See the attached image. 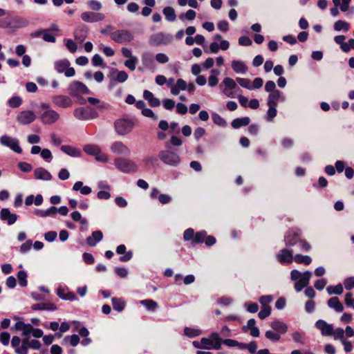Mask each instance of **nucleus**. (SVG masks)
I'll list each match as a JSON object with an SVG mask.
<instances>
[{"label":"nucleus","instance_id":"obj_1","mask_svg":"<svg viewBox=\"0 0 354 354\" xmlns=\"http://www.w3.org/2000/svg\"><path fill=\"white\" fill-rule=\"evenodd\" d=\"M311 277L312 272L310 271L301 272L297 270H292L290 272V279L295 281L294 285L295 291L299 292L306 287L309 284Z\"/></svg>","mask_w":354,"mask_h":354},{"label":"nucleus","instance_id":"obj_2","mask_svg":"<svg viewBox=\"0 0 354 354\" xmlns=\"http://www.w3.org/2000/svg\"><path fill=\"white\" fill-rule=\"evenodd\" d=\"M203 349L219 350L222 346V339L218 333L214 332L209 335V337H202L201 339Z\"/></svg>","mask_w":354,"mask_h":354},{"label":"nucleus","instance_id":"obj_3","mask_svg":"<svg viewBox=\"0 0 354 354\" xmlns=\"http://www.w3.org/2000/svg\"><path fill=\"white\" fill-rule=\"evenodd\" d=\"M135 123L132 120L121 118L114 122L116 133L120 136L129 134L133 129Z\"/></svg>","mask_w":354,"mask_h":354},{"label":"nucleus","instance_id":"obj_4","mask_svg":"<svg viewBox=\"0 0 354 354\" xmlns=\"http://www.w3.org/2000/svg\"><path fill=\"white\" fill-rule=\"evenodd\" d=\"M114 165L120 171L125 174L134 173L138 170V165L129 159L115 158Z\"/></svg>","mask_w":354,"mask_h":354},{"label":"nucleus","instance_id":"obj_5","mask_svg":"<svg viewBox=\"0 0 354 354\" xmlns=\"http://www.w3.org/2000/svg\"><path fill=\"white\" fill-rule=\"evenodd\" d=\"M173 41V36L171 34L158 32L150 36L149 42L151 46H159L167 45Z\"/></svg>","mask_w":354,"mask_h":354},{"label":"nucleus","instance_id":"obj_6","mask_svg":"<svg viewBox=\"0 0 354 354\" xmlns=\"http://www.w3.org/2000/svg\"><path fill=\"white\" fill-rule=\"evenodd\" d=\"M71 63L67 59H59L55 62L54 68L59 73H64L67 77H73L75 74L74 68L70 67Z\"/></svg>","mask_w":354,"mask_h":354},{"label":"nucleus","instance_id":"obj_7","mask_svg":"<svg viewBox=\"0 0 354 354\" xmlns=\"http://www.w3.org/2000/svg\"><path fill=\"white\" fill-rule=\"evenodd\" d=\"M0 144L2 146L10 148L12 151L17 153H21L22 149L19 145V142L17 138H12L8 135H3L0 137Z\"/></svg>","mask_w":354,"mask_h":354},{"label":"nucleus","instance_id":"obj_8","mask_svg":"<svg viewBox=\"0 0 354 354\" xmlns=\"http://www.w3.org/2000/svg\"><path fill=\"white\" fill-rule=\"evenodd\" d=\"M275 259L281 264H290L294 260L293 251L288 247L283 248L277 252Z\"/></svg>","mask_w":354,"mask_h":354},{"label":"nucleus","instance_id":"obj_9","mask_svg":"<svg viewBox=\"0 0 354 354\" xmlns=\"http://www.w3.org/2000/svg\"><path fill=\"white\" fill-rule=\"evenodd\" d=\"M158 156L163 162L171 166H176L180 162V158L177 153L171 151H161Z\"/></svg>","mask_w":354,"mask_h":354},{"label":"nucleus","instance_id":"obj_10","mask_svg":"<svg viewBox=\"0 0 354 354\" xmlns=\"http://www.w3.org/2000/svg\"><path fill=\"white\" fill-rule=\"evenodd\" d=\"M74 116L80 120H88L97 117V113L92 109L80 107L74 110Z\"/></svg>","mask_w":354,"mask_h":354},{"label":"nucleus","instance_id":"obj_11","mask_svg":"<svg viewBox=\"0 0 354 354\" xmlns=\"http://www.w3.org/2000/svg\"><path fill=\"white\" fill-rule=\"evenodd\" d=\"M111 39L116 43L122 44L130 42L133 39V35L128 30H120L111 33Z\"/></svg>","mask_w":354,"mask_h":354},{"label":"nucleus","instance_id":"obj_12","mask_svg":"<svg viewBox=\"0 0 354 354\" xmlns=\"http://www.w3.org/2000/svg\"><path fill=\"white\" fill-rule=\"evenodd\" d=\"M236 82V81L229 77H226L223 80L220 87L222 88V86H224L222 92L225 95L228 97H234V94L232 91L237 87Z\"/></svg>","mask_w":354,"mask_h":354},{"label":"nucleus","instance_id":"obj_13","mask_svg":"<svg viewBox=\"0 0 354 354\" xmlns=\"http://www.w3.org/2000/svg\"><path fill=\"white\" fill-rule=\"evenodd\" d=\"M36 119L35 113L29 110L19 112L16 117V120L21 124L27 125L33 122Z\"/></svg>","mask_w":354,"mask_h":354},{"label":"nucleus","instance_id":"obj_14","mask_svg":"<svg viewBox=\"0 0 354 354\" xmlns=\"http://www.w3.org/2000/svg\"><path fill=\"white\" fill-rule=\"evenodd\" d=\"M68 91L73 95L88 94L89 93L88 87L84 84L79 81H73L71 82L68 86Z\"/></svg>","mask_w":354,"mask_h":354},{"label":"nucleus","instance_id":"obj_15","mask_svg":"<svg viewBox=\"0 0 354 354\" xmlns=\"http://www.w3.org/2000/svg\"><path fill=\"white\" fill-rule=\"evenodd\" d=\"M110 150L118 156H129L131 154L129 148L121 141L113 142L111 145Z\"/></svg>","mask_w":354,"mask_h":354},{"label":"nucleus","instance_id":"obj_16","mask_svg":"<svg viewBox=\"0 0 354 354\" xmlns=\"http://www.w3.org/2000/svg\"><path fill=\"white\" fill-rule=\"evenodd\" d=\"M41 120L45 124H52L59 119V115L53 109H48L41 115Z\"/></svg>","mask_w":354,"mask_h":354},{"label":"nucleus","instance_id":"obj_17","mask_svg":"<svg viewBox=\"0 0 354 354\" xmlns=\"http://www.w3.org/2000/svg\"><path fill=\"white\" fill-rule=\"evenodd\" d=\"M81 18L84 22L95 23L103 21L105 18V16L103 13L101 12L87 11L82 13Z\"/></svg>","mask_w":354,"mask_h":354},{"label":"nucleus","instance_id":"obj_18","mask_svg":"<svg viewBox=\"0 0 354 354\" xmlns=\"http://www.w3.org/2000/svg\"><path fill=\"white\" fill-rule=\"evenodd\" d=\"M300 241L299 234L293 230L288 231L284 236V242L287 247H292Z\"/></svg>","mask_w":354,"mask_h":354},{"label":"nucleus","instance_id":"obj_19","mask_svg":"<svg viewBox=\"0 0 354 354\" xmlns=\"http://www.w3.org/2000/svg\"><path fill=\"white\" fill-rule=\"evenodd\" d=\"M52 101L56 106L62 108H68L73 104L72 100L69 97L63 95L53 96Z\"/></svg>","mask_w":354,"mask_h":354},{"label":"nucleus","instance_id":"obj_20","mask_svg":"<svg viewBox=\"0 0 354 354\" xmlns=\"http://www.w3.org/2000/svg\"><path fill=\"white\" fill-rule=\"evenodd\" d=\"M315 326L321 331L322 335L324 336H330L333 334V326L328 324L324 320L319 319L317 321Z\"/></svg>","mask_w":354,"mask_h":354},{"label":"nucleus","instance_id":"obj_21","mask_svg":"<svg viewBox=\"0 0 354 354\" xmlns=\"http://www.w3.org/2000/svg\"><path fill=\"white\" fill-rule=\"evenodd\" d=\"M286 100L282 92L279 90L274 91L269 93L267 100V105L277 106L279 101L284 102Z\"/></svg>","mask_w":354,"mask_h":354},{"label":"nucleus","instance_id":"obj_22","mask_svg":"<svg viewBox=\"0 0 354 354\" xmlns=\"http://www.w3.org/2000/svg\"><path fill=\"white\" fill-rule=\"evenodd\" d=\"M32 326L30 324H26L24 322H17L14 326V329L16 330L21 331V336L24 337H30L32 330Z\"/></svg>","mask_w":354,"mask_h":354},{"label":"nucleus","instance_id":"obj_23","mask_svg":"<svg viewBox=\"0 0 354 354\" xmlns=\"http://www.w3.org/2000/svg\"><path fill=\"white\" fill-rule=\"evenodd\" d=\"M34 176L37 180L48 181L53 178L50 173L43 167H38L34 170Z\"/></svg>","mask_w":354,"mask_h":354},{"label":"nucleus","instance_id":"obj_24","mask_svg":"<svg viewBox=\"0 0 354 354\" xmlns=\"http://www.w3.org/2000/svg\"><path fill=\"white\" fill-rule=\"evenodd\" d=\"M0 218L3 221H6L8 225H12L16 222L17 216L12 214L8 209L3 208L0 212Z\"/></svg>","mask_w":354,"mask_h":354},{"label":"nucleus","instance_id":"obj_25","mask_svg":"<svg viewBox=\"0 0 354 354\" xmlns=\"http://www.w3.org/2000/svg\"><path fill=\"white\" fill-rule=\"evenodd\" d=\"M232 68L236 73L241 75H244L248 71V66L243 62L240 60H232Z\"/></svg>","mask_w":354,"mask_h":354},{"label":"nucleus","instance_id":"obj_26","mask_svg":"<svg viewBox=\"0 0 354 354\" xmlns=\"http://www.w3.org/2000/svg\"><path fill=\"white\" fill-rule=\"evenodd\" d=\"M61 150L73 158H80L82 156V152L80 149L71 145H62Z\"/></svg>","mask_w":354,"mask_h":354},{"label":"nucleus","instance_id":"obj_27","mask_svg":"<svg viewBox=\"0 0 354 354\" xmlns=\"http://www.w3.org/2000/svg\"><path fill=\"white\" fill-rule=\"evenodd\" d=\"M103 238V234L100 230L94 231L91 236L87 237L86 241L90 246H95Z\"/></svg>","mask_w":354,"mask_h":354},{"label":"nucleus","instance_id":"obj_28","mask_svg":"<svg viewBox=\"0 0 354 354\" xmlns=\"http://www.w3.org/2000/svg\"><path fill=\"white\" fill-rule=\"evenodd\" d=\"M327 304L330 308L335 310L336 312H342L344 309L343 304L337 297L329 299Z\"/></svg>","mask_w":354,"mask_h":354},{"label":"nucleus","instance_id":"obj_29","mask_svg":"<svg viewBox=\"0 0 354 354\" xmlns=\"http://www.w3.org/2000/svg\"><path fill=\"white\" fill-rule=\"evenodd\" d=\"M270 326L274 331L277 332L279 334H284L288 330L287 324L279 320L272 322L270 324Z\"/></svg>","mask_w":354,"mask_h":354},{"label":"nucleus","instance_id":"obj_30","mask_svg":"<svg viewBox=\"0 0 354 354\" xmlns=\"http://www.w3.org/2000/svg\"><path fill=\"white\" fill-rule=\"evenodd\" d=\"M143 97L148 101L151 106L156 107L160 104V100L154 97L153 94L149 91L145 90L143 92Z\"/></svg>","mask_w":354,"mask_h":354},{"label":"nucleus","instance_id":"obj_31","mask_svg":"<svg viewBox=\"0 0 354 354\" xmlns=\"http://www.w3.org/2000/svg\"><path fill=\"white\" fill-rule=\"evenodd\" d=\"M73 190L80 192L82 195H88L92 192L91 188L87 185H84L82 181L76 182L73 186Z\"/></svg>","mask_w":354,"mask_h":354},{"label":"nucleus","instance_id":"obj_32","mask_svg":"<svg viewBox=\"0 0 354 354\" xmlns=\"http://www.w3.org/2000/svg\"><path fill=\"white\" fill-rule=\"evenodd\" d=\"M187 83L183 79H178L176 84L171 89V94L177 95L180 91H185L187 88Z\"/></svg>","mask_w":354,"mask_h":354},{"label":"nucleus","instance_id":"obj_33","mask_svg":"<svg viewBox=\"0 0 354 354\" xmlns=\"http://www.w3.org/2000/svg\"><path fill=\"white\" fill-rule=\"evenodd\" d=\"M111 301L113 308L115 310L118 312H122L126 306V302L123 299L113 297Z\"/></svg>","mask_w":354,"mask_h":354},{"label":"nucleus","instance_id":"obj_34","mask_svg":"<svg viewBox=\"0 0 354 354\" xmlns=\"http://www.w3.org/2000/svg\"><path fill=\"white\" fill-rule=\"evenodd\" d=\"M250 119L248 117L236 118L232 122V127L234 129H239L241 127L247 126L250 124Z\"/></svg>","mask_w":354,"mask_h":354},{"label":"nucleus","instance_id":"obj_35","mask_svg":"<svg viewBox=\"0 0 354 354\" xmlns=\"http://www.w3.org/2000/svg\"><path fill=\"white\" fill-rule=\"evenodd\" d=\"M35 310H55L57 309L56 306L52 303L36 304L32 306Z\"/></svg>","mask_w":354,"mask_h":354},{"label":"nucleus","instance_id":"obj_36","mask_svg":"<svg viewBox=\"0 0 354 354\" xmlns=\"http://www.w3.org/2000/svg\"><path fill=\"white\" fill-rule=\"evenodd\" d=\"M333 28L334 30L337 32H348L350 30V24L346 21L338 20L335 22Z\"/></svg>","mask_w":354,"mask_h":354},{"label":"nucleus","instance_id":"obj_37","mask_svg":"<svg viewBox=\"0 0 354 354\" xmlns=\"http://www.w3.org/2000/svg\"><path fill=\"white\" fill-rule=\"evenodd\" d=\"M163 15H165V17L166 20L168 21H174L176 19V15L175 10L173 8L170 6H167L164 8L162 10Z\"/></svg>","mask_w":354,"mask_h":354},{"label":"nucleus","instance_id":"obj_38","mask_svg":"<svg viewBox=\"0 0 354 354\" xmlns=\"http://www.w3.org/2000/svg\"><path fill=\"white\" fill-rule=\"evenodd\" d=\"M201 333L202 331L200 329L191 327H185L183 330V335L189 338L196 337L201 335Z\"/></svg>","mask_w":354,"mask_h":354},{"label":"nucleus","instance_id":"obj_39","mask_svg":"<svg viewBox=\"0 0 354 354\" xmlns=\"http://www.w3.org/2000/svg\"><path fill=\"white\" fill-rule=\"evenodd\" d=\"M140 304L152 312L155 311L158 307V303L153 299L141 300L140 301Z\"/></svg>","mask_w":354,"mask_h":354},{"label":"nucleus","instance_id":"obj_40","mask_svg":"<svg viewBox=\"0 0 354 354\" xmlns=\"http://www.w3.org/2000/svg\"><path fill=\"white\" fill-rule=\"evenodd\" d=\"M326 291L329 295H340L344 291V288L341 283L336 286H329L326 288Z\"/></svg>","mask_w":354,"mask_h":354},{"label":"nucleus","instance_id":"obj_41","mask_svg":"<svg viewBox=\"0 0 354 354\" xmlns=\"http://www.w3.org/2000/svg\"><path fill=\"white\" fill-rule=\"evenodd\" d=\"M80 342V337L77 335L66 336L63 339L64 344H70L72 346H76Z\"/></svg>","mask_w":354,"mask_h":354},{"label":"nucleus","instance_id":"obj_42","mask_svg":"<svg viewBox=\"0 0 354 354\" xmlns=\"http://www.w3.org/2000/svg\"><path fill=\"white\" fill-rule=\"evenodd\" d=\"M95 157V159L100 162L102 163H107L109 162V156L104 153L101 148L98 149V151L94 154L93 156Z\"/></svg>","mask_w":354,"mask_h":354},{"label":"nucleus","instance_id":"obj_43","mask_svg":"<svg viewBox=\"0 0 354 354\" xmlns=\"http://www.w3.org/2000/svg\"><path fill=\"white\" fill-rule=\"evenodd\" d=\"M268 109L266 113V119L268 122H272L274 118L277 116V106L268 105Z\"/></svg>","mask_w":354,"mask_h":354},{"label":"nucleus","instance_id":"obj_44","mask_svg":"<svg viewBox=\"0 0 354 354\" xmlns=\"http://www.w3.org/2000/svg\"><path fill=\"white\" fill-rule=\"evenodd\" d=\"M294 260L297 263H303L304 265H309L312 261V259L310 257L301 254L295 255Z\"/></svg>","mask_w":354,"mask_h":354},{"label":"nucleus","instance_id":"obj_45","mask_svg":"<svg viewBox=\"0 0 354 354\" xmlns=\"http://www.w3.org/2000/svg\"><path fill=\"white\" fill-rule=\"evenodd\" d=\"M100 148V147L97 145L89 144L84 145L83 150L86 154L93 156Z\"/></svg>","mask_w":354,"mask_h":354},{"label":"nucleus","instance_id":"obj_46","mask_svg":"<svg viewBox=\"0 0 354 354\" xmlns=\"http://www.w3.org/2000/svg\"><path fill=\"white\" fill-rule=\"evenodd\" d=\"M332 335L334 337L335 340H340L341 342L345 340L344 339V330L342 328H333Z\"/></svg>","mask_w":354,"mask_h":354},{"label":"nucleus","instance_id":"obj_47","mask_svg":"<svg viewBox=\"0 0 354 354\" xmlns=\"http://www.w3.org/2000/svg\"><path fill=\"white\" fill-rule=\"evenodd\" d=\"M22 104V99L19 96L12 97L8 101V104L11 108H17Z\"/></svg>","mask_w":354,"mask_h":354},{"label":"nucleus","instance_id":"obj_48","mask_svg":"<svg viewBox=\"0 0 354 354\" xmlns=\"http://www.w3.org/2000/svg\"><path fill=\"white\" fill-rule=\"evenodd\" d=\"M236 81L242 87L252 90V83L250 80L246 78H242V77H237L236 79Z\"/></svg>","mask_w":354,"mask_h":354},{"label":"nucleus","instance_id":"obj_49","mask_svg":"<svg viewBox=\"0 0 354 354\" xmlns=\"http://www.w3.org/2000/svg\"><path fill=\"white\" fill-rule=\"evenodd\" d=\"M17 278L19 283L21 287H25L27 285V274L25 271L21 270L17 273Z\"/></svg>","mask_w":354,"mask_h":354},{"label":"nucleus","instance_id":"obj_50","mask_svg":"<svg viewBox=\"0 0 354 354\" xmlns=\"http://www.w3.org/2000/svg\"><path fill=\"white\" fill-rule=\"evenodd\" d=\"M271 313V308L270 306H261V310L258 314L261 319H264Z\"/></svg>","mask_w":354,"mask_h":354},{"label":"nucleus","instance_id":"obj_51","mask_svg":"<svg viewBox=\"0 0 354 354\" xmlns=\"http://www.w3.org/2000/svg\"><path fill=\"white\" fill-rule=\"evenodd\" d=\"M206 237V232L205 231H201L195 234L194 238V243H200L205 241Z\"/></svg>","mask_w":354,"mask_h":354},{"label":"nucleus","instance_id":"obj_52","mask_svg":"<svg viewBox=\"0 0 354 354\" xmlns=\"http://www.w3.org/2000/svg\"><path fill=\"white\" fill-rule=\"evenodd\" d=\"M266 338L271 341L277 342L279 341L281 338L280 334H279L277 332L275 333L272 330H267L265 334Z\"/></svg>","mask_w":354,"mask_h":354},{"label":"nucleus","instance_id":"obj_53","mask_svg":"<svg viewBox=\"0 0 354 354\" xmlns=\"http://www.w3.org/2000/svg\"><path fill=\"white\" fill-rule=\"evenodd\" d=\"M171 201H172V197L169 194H160L158 195V201L162 205L169 204L171 202Z\"/></svg>","mask_w":354,"mask_h":354},{"label":"nucleus","instance_id":"obj_54","mask_svg":"<svg viewBox=\"0 0 354 354\" xmlns=\"http://www.w3.org/2000/svg\"><path fill=\"white\" fill-rule=\"evenodd\" d=\"M213 122L221 127H224L226 124V121L221 115L217 113H213L212 115Z\"/></svg>","mask_w":354,"mask_h":354},{"label":"nucleus","instance_id":"obj_55","mask_svg":"<svg viewBox=\"0 0 354 354\" xmlns=\"http://www.w3.org/2000/svg\"><path fill=\"white\" fill-rule=\"evenodd\" d=\"M65 41V45L67 49L72 53H74L77 49V46L76 44L71 39H66Z\"/></svg>","mask_w":354,"mask_h":354},{"label":"nucleus","instance_id":"obj_56","mask_svg":"<svg viewBox=\"0 0 354 354\" xmlns=\"http://www.w3.org/2000/svg\"><path fill=\"white\" fill-rule=\"evenodd\" d=\"M194 236L195 234L194 230L192 228H188L184 232L183 239L185 241H192L193 242Z\"/></svg>","mask_w":354,"mask_h":354},{"label":"nucleus","instance_id":"obj_57","mask_svg":"<svg viewBox=\"0 0 354 354\" xmlns=\"http://www.w3.org/2000/svg\"><path fill=\"white\" fill-rule=\"evenodd\" d=\"M280 143L283 148L286 149H290L294 145L292 139L290 138H283L281 140Z\"/></svg>","mask_w":354,"mask_h":354},{"label":"nucleus","instance_id":"obj_58","mask_svg":"<svg viewBox=\"0 0 354 354\" xmlns=\"http://www.w3.org/2000/svg\"><path fill=\"white\" fill-rule=\"evenodd\" d=\"M156 60L159 64H166L169 62V57L162 53H160L156 55Z\"/></svg>","mask_w":354,"mask_h":354},{"label":"nucleus","instance_id":"obj_59","mask_svg":"<svg viewBox=\"0 0 354 354\" xmlns=\"http://www.w3.org/2000/svg\"><path fill=\"white\" fill-rule=\"evenodd\" d=\"M18 167L21 171L25 173L30 172L32 169V165L26 162H19L18 163Z\"/></svg>","mask_w":354,"mask_h":354},{"label":"nucleus","instance_id":"obj_60","mask_svg":"<svg viewBox=\"0 0 354 354\" xmlns=\"http://www.w3.org/2000/svg\"><path fill=\"white\" fill-rule=\"evenodd\" d=\"M137 61L138 59L136 57H135L133 58L126 60L124 62V65L131 71H134L136 69Z\"/></svg>","mask_w":354,"mask_h":354},{"label":"nucleus","instance_id":"obj_61","mask_svg":"<svg viewBox=\"0 0 354 354\" xmlns=\"http://www.w3.org/2000/svg\"><path fill=\"white\" fill-rule=\"evenodd\" d=\"M272 299L273 297L271 295H263L259 298V301L261 306H269L268 304H270Z\"/></svg>","mask_w":354,"mask_h":354},{"label":"nucleus","instance_id":"obj_62","mask_svg":"<svg viewBox=\"0 0 354 354\" xmlns=\"http://www.w3.org/2000/svg\"><path fill=\"white\" fill-rule=\"evenodd\" d=\"M244 306L246 308L247 310L251 313H254L259 310V306L256 303L246 302L245 303Z\"/></svg>","mask_w":354,"mask_h":354},{"label":"nucleus","instance_id":"obj_63","mask_svg":"<svg viewBox=\"0 0 354 354\" xmlns=\"http://www.w3.org/2000/svg\"><path fill=\"white\" fill-rule=\"evenodd\" d=\"M41 156L48 162H50L53 159L51 151L48 149H44L41 150Z\"/></svg>","mask_w":354,"mask_h":354},{"label":"nucleus","instance_id":"obj_64","mask_svg":"<svg viewBox=\"0 0 354 354\" xmlns=\"http://www.w3.org/2000/svg\"><path fill=\"white\" fill-rule=\"evenodd\" d=\"M344 285L346 290H351L354 288V277L346 278L344 281Z\"/></svg>","mask_w":354,"mask_h":354}]
</instances>
